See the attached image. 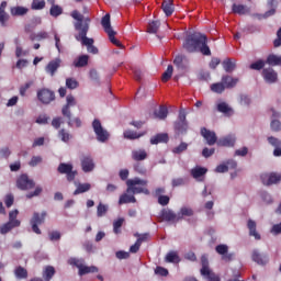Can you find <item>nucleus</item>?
<instances>
[{
  "label": "nucleus",
  "mask_w": 281,
  "mask_h": 281,
  "mask_svg": "<svg viewBox=\"0 0 281 281\" xmlns=\"http://www.w3.org/2000/svg\"><path fill=\"white\" fill-rule=\"evenodd\" d=\"M206 172L207 169L203 167H195L191 169V176L193 177V179H196L198 181H203V177H205Z\"/></svg>",
  "instance_id": "nucleus-21"
},
{
  "label": "nucleus",
  "mask_w": 281,
  "mask_h": 281,
  "mask_svg": "<svg viewBox=\"0 0 281 281\" xmlns=\"http://www.w3.org/2000/svg\"><path fill=\"white\" fill-rule=\"evenodd\" d=\"M34 186H36V183L34 182V180L30 179L27 175H22L16 180V187L20 190H32Z\"/></svg>",
  "instance_id": "nucleus-9"
},
{
  "label": "nucleus",
  "mask_w": 281,
  "mask_h": 281,
  "mask_svg": "<svg viewBox=\"0 0 281 281\" xmlns=\"http://www.w3.org/2000/svg\"><path fill=\"white\" fill-rule=\"evenodd\" d=\"M70 16L75 19L74 25L77 35H75L76 41H80L81 45H85L89 52V54H98V47L93 45V38L87 37V33L89 32V25L91 23V18H85L78 10H74L70 13Z\"/></svg>",
  "instance_id": "nucleus-1"
},
{
  "label": "nucleus",
  "mask_w": 281,
  "mask_h": 281,
  "mask_svg": "<svg viewBox=\"0 0 281 281\" xmlns=\"http://www.w3.org/2000/svg\"><path fill=\"white\" fill-rule=\"evenodd\" d=\"M115 34H117L115 31H111L108 33V36L113 45H116V47H120L121 49H124V45H122V42L117 38H115Z\"/></svg>",
  "instance_id": "nucleus-46"
},
{
  "label": "nucleus",
  "mask_w": 281,
  "mask_h": 281,
  "mask_svg": "<svg viewBox=\"0 0 281 281\" xmlns=\"http://www.w3.org/2000/svg\"><path fill=\"white\" fill-rule=\"evenodd\" d=\"M154 117H157L158 120H166V117H168V108L160 106L159 111L154 112Z\"/></svg>",
  "instance_id": "nucleus-42"
},
{
  "label": "nucleus",
  "mask_w": 281,
  "mask_h": 281,
  "mask_svg": "<svg viewBox=\"0 0 281 281\" xmlns=\"http://www.w3.org/2000/svg\"><path fill=\"white\" fill-rule=\"evenodd\" d=\"M122 225H124V218H119L116 221H114L113 223V231H114V234H120V227H122Z\"/></svg>",
  "instance_id": "nucleus-58"
},
{
  "label": "nucleus",
  "mask_w": 281,
  "mask_h": 281,
  "mask_svg": "<svg viewBox=\"0 0 281 281\" xmlns=\"http://www.w3.org/2000/svg\"><path fill=\"white\" fill-rule=\"evenodd\" d=\"M252 261L256 262L257 265H261L265 266L269 262V258L262 254H260V251L258 250H254L252 251Z\"/></svg>",
  "instance_id": "nucleus-18"
},
{
  "label": "nucleus",
  "mask_w": 281,
  "mask_h": 281,
  "mask_svg": "<svg viewBox=\"0 0 281 281\" xmlns=\"http://www.w3.org/2000/svg\"><path fill=\"white\" fill-rule=\"evenodd\" d=\"M159 27H161V22L151 21L148 23L147 33L148 34H157L159 32Z\"/></svg>",
  "instance_id": "nucleus-33"
},
{
  "label": "nucleus",
  "mask_w": 281,
  "mask_h": 281,
  "mask_svg": "<svg viewBox=\"0 0 281 281\" xmlns=\"http://www.w3.org/2000/svg\"><path fill=\"white\" fill-rule=\"evenodd\" d=\"M90 79L95 82V85H100V74H98V70L91 69L90 70Z\"/></svg>",
  "instance_id": "nucleus-62"
},
{
  "label": "nucleus",
  "mask_w": 281,
  "mask_h": 281,
  "mask_svg": "<svg viewBox=\"0 0 281 281\" xmlns=\"http://www.w3.org/2000/svg\"><path fill=\"white\" fill-rule=\"evenodd\" d=\"M127 194H150V191L145 187L148 186V180L140 178L128 179L126 181Z\"/></svg>",
  "instance_id": "nucleus-3"
},
{
  "label": "nucleus",
  "mask_w": 281,
  "mask_h": 281,
  "mask_svg": "<svg viewBox=\"0 0 281 281\" xmlns=\"http://www.w3.org/2000/svg\"><path fill=\"white\" fill-rule=\"evenodd\" d=\"M179 255L176 251H170L166 256V262H180Z\"/></svg>",
  "instance_id": "nucleus-50"
},
{
  "label": "nucleus",
  "mask_w": 281,
  "mask_h": 281,
  "mask_svg": "<svg viewBox=\"0 0 281 281\" xmlns=\"http://www.w3.org/2000/svg\"><path fill=\"white\" fill-rule=\"evenodd\" d=\"M89 190H91L90 183H79L77 186V189L75 190L74 194L76 196L78 194H83V192H89Z\"/></svg>",
  "instance_id": "nucleus-39"
},
{
  "label": "nucleus",
  "mask_w": 281,
  "mask_h": 281,
  "mask_svg": "<svg viewBox=\"0 0 281 281\" xmlns=\"http://www.w3.org/2000/svg\"><path fill=\"white\" fill-rule=\"evenodd\" d=\"M70 170H74V165L71 164L61 162L57 168L59 175H68Z\"/></svg>",
  "instance_id": "nucleus-36"
},
{
  "label": "nucleus",
  "mask_w": 281,
  "mask_h": 281,
  "mask_svg": "<svg viewBox=\"0 0 281 281\" xmlns=\"http://www.w3.org/2000/svg\"><path fill=\"white\" fill-rule=\"evenodd\" d=\"M262 77L268 85H273L278 82V72L273 68H265L262 70Z\"/></svg>",
  "instance_id": "nucleus-13"
},
{
  "label": "nucleus",
  "mask_w": 281,
  "mask_h": 281,
  "mask_svg": "<svg viewBox=\"0 0 281 281\" xmlns=\"http://www.w3.org/2000/svg\"><path fill=\"white\" fill-rule=\"evenodd\" d=\"M186 63H188V59L183 55H178L173 59V65H176V67H178V69H181V71H183V69H186V67H187Z\"/></svg>",
  "instance_id": "nucleus-29"
},
{
  "label": "nucleus",
  "mask_w": 281,
  "mask_h": 281,
  "mask_svg": "<svg viewBox=\"0 0 281 281\" xmlns=\"http://www.w3.org/2000/svg\"><path fill=\"white\" fill-rule=\"evenodd\" d=\"M124 203H137V199L130 193H124L120 196L119 205H124Z\"/></svg>",
  "instance_id": "nucleus-32"
},
{
  "label": "nucleus",
  "mask_w": 281,
  "mask_h": 281,
  "mask_svg": "<svg viewBox=\"0 0 281 281\" xmlns=\"http://www.w3.org/2000/svg\"><path fill=\"white\" fill-rule=\"evenodd\" d=\"M201 135L206 139V143L209 146H214V144H217V137L216 133L209 131L207 128L201 130Z\"/></svg>",
  "instance_id": "nucleus-15"
},
{
  "label": "nucleus",
  "mask_w": 281,
  "mask_h": 281,
  "mask_svg": "<svg viewBox=\"0 0 281 281\" xmlns=\"http://www.w3.org/2000/svg\"><path fill=\"white\" fill-rule=\"evenodd\" d=\"M215 251L222 256V260L224 262H231V260H234V254H229V246L225 244L217 245L215 247Z\"/></svg>",
  "instance_id": "nucleus-10"
},
{
  "label": "nucleus",
  "mask_w": 281,
  "mask_h": 281,
  "mask_svg": "<svg viewBox=\"0 0 281 281\" xmlns=\"http://www.w3.org/2000/svg\"><path fill=\"white\" fill-rule=\"evenodd\" d=\"M134 236L137 238L136 243H138L140 245H142V243H146V240H148V238H150V234H148V233H145V234L136 233V234H134Z\"/></svg>",
  "instance_id": "nucleus-56"
},
{
  "label": "nucleus",
  "mask_w": 281,
  "mask_h": 281,
  "mask_svg": "<svg viewBox=\"0 0 281 281\" xmlns=\"http://www.w3.org/2000/svg\"><path fill=\"white\" fill-rule=\"evenodd\" d=\"M11 16H25L27 12H30V9L25 7H12L10 9Z\"/></svg>",
  "instance_id": "nucleus-25"
},
{
  "label": "nucleus",
  "mask_w": 281,
  "mask_h": 281,
  "mask_svg": "<svg viewBox=\"0 0 281 281\" xmlns=\"http://www.w3.org/2000/svg\"><path fill=\"white\" fill-rule=\"evenodd\" d=\"M68 262L70 265H74L75 267H77V269H79V271H80L81 267L85 266V261H82L81 259L71 258L68 260Z\"/></svg>",
  "instance_id": "nucleus-63"
},
{
  "label": "nucleus",
  "mask_w": 281,
  "mask_h": 281,
  "mask_svg": "<svg viewBox=\"0 0 281 281\" xmlns=\"http://www.w3.org/2000/svg\"><path fill=\"white\" fill-rule=\"evenodd\" d=\"M236 144V136L235 135H228L225 137H222L217 140V146H226V147H232Z\"/></svg>",
  "instance_id": "nucleus-17"
},
{
  "label": "nucleus",
  "mask_w": 281,
  "mask_h": 281,
  "mask_svg": "<svg viewBox=\"0 0 281 281\" xmlns=\"http://www.w3.org/2000/svg\"><path fill=\"white\" fill-rule=\"evenodd\" d=\"M55 273H56V270L54 269V267L48 266L44 270L43 278L44 280L49 281L52 280V278H54Z\"/></svg>",
  "instance_id": "nucleus-45"
},
{
  "label": "nucleus",
  "mask_w": 281,
  "mask_h": 281,
  "mask_svg": "<svg viewBox=\"0 0 281 281\" xmlns=\"http://www.w3.org/2000/svg\"><path fill=\"white\" fill-rule=\"evenodd\" d=\"M168 142V134H157L150 138V144H161Z\"/></svg>",
  "instance_id": "nucleus-41"
},
{
  "label": "nucleus",
  "mask_w": 281,
  "mask_h": 281,
  "mask_svg": "<svg viewBox=\"0 0 281 281\" xmlns=\"http://www.w3.org/2000/svg\"><path fill=\"white\" fill-rule=\"evenodd\" d=\"M5 8H8V2L2 1L0 4V23L1 25H5V21L10 19V15L5 12Z\"/></svg>",
  "instance_id": "nucleus-26"
},
{
  "label": "nucleus",
  "mask_w": 281,
  "mask_h": 281,
  "mask_svg": "<svg viewBox=\"0 0 281 281\" xmlns=\"http://www.w3.org/2000/svg\"><path fill=\"white\" fill-rule=\"evenodd\" d=\"M43 164V157L41 156H33L29 162V166H31V168H36V166Z\"/></svg>",
  "instance_id": "nucleus-53"
},
{
  "label": "nucleus",
  "mask_w": 281,
  "mask_h": 281,
  "mask_svg": "<svg viewBox=\"0 0 281 281\" xmlns=\"http://www.w3.org/2000/svg\"><path fill=\"white\" fill-rule=\"evenodd\" d=\"M19 216V210L11 211L9 213V223H13L14 225L21 226V221L16 220Z\"/></svg>",
  "instance_id": "nucleus-47"
},
{
  "label": "nucleus",
  "mask_w": 281,
  "mask_h": 281,
  "mask_svg": "<svg viewBox=\"0 0 281 281\" xmlns=\"http://www.w3.org/2000/svg\"><path fill=\"white\" fill-rule=\"evenodd\" d=\"M268 142L271 146H273V148H279L281 146V140L273 136L268 137Z\"/></svg>",
  "instance_id": "nucleus-64"
},
{
  "label": "nucleus",
  "mask_w": 281,
  "mask_h": 281,
  "mask_svg": "<svg viewBox=\"0 0 281 281\" xmlns=\"http://www.w3.org/2000/svg\"><path fill=\"white\" fill-rule=\"evenodd\" d=\"M182 47L189 54L200 52L204 56H212V50H210V46H207V36L201 33L188 35Z\"/></svg>",
  "instance_id": "nucleus-2"
},
{
  "label": "nucleus",
  "mask_w": 281,
  "mask_h": 281,
  "mask_svg": "<svg viewBox=\"0 0 281 281\" xmlns=\"http://www.w3.org/2000/svg\"><path fill=\"white\" fill-rule=\"evenodd\" d=\"M92 128L94 131V134L97 135L98 142H101V144L109 142V137H111V134L109 133V131L103 128L102 122H100V120L95 119L92 122Z\"/></svg>",
  "instance_id": "nucleus-5"
},
{
  "label": "nucleus",
  "mask_w": 281,
  "mask_h": 281,
  "mask_svg": "<svg viewBox=\"0 0 281 281\" xmlns=\"http://www.w3.org/2000/svg\"><path fill=\"white\" fill-rule=\"evenodd\" d=\"M134 170L135 172H137L138 175H146L147 170L146 167H144L142 165V162H136L134 164Z\"/></svg>",
  "instance_id": "nucleus-61"
},
{
  "label": "nucleus",
  "mask_w": 281,
  "mask_h": 281,
  "mask_svg": "<svg viewBox=\"0 0 281 281\" xmlns=\"http://www.w3.org/2000/svg\"><path fill=\"white\" fill-rule=\"evenodd\" d=\"M173 71H175V68L172 67V65H169L167 67V70L162 74V77H161L162 82H168V80H170V78H172Z\"/></svg>",
  "instance_id": "nucleus-48"
},
{
  "label": "nucleus",
  "mask_w": 281,
  "mask_h": 281,
  "mask_svg": "<svg viewBox=\"0 0 281 281\" xmlns=\"http://www.w3.org/2000/svg\"><path fill=\"white\" fill-rule=\"evenodd\" d=\"M270 126H271V131H274L276 133H278L281 130V122L278 119H272Z\"/></svg>",
  "instance_id": "nucleus-60"
},
{
  "label": "nucleus",
  "mask_w": 281,
  "mask_h": 281,
  "mask_svg": "<svg viewBox=\"0 0 281 281\" xmlns=\"http://www.w3.org/2000/svg\"><path fill=\"white\" fill-rule=\"evenodd\" d=\"M108 212H109V205L100 202L99 205L97 206V216L101 218V216H106Z\"/></svg>",
  "instance_id": "nucleus-44"
},
{
  "label": "nucleus",
  "mask_w": 281,
  "mask_h": 281,
  "mask_svg": "<svg viewBox=\"0 0 281 281\" xmlns=\"http://www.w3.org/2000/svg\"><path fill=\"white\" fill-rule=\"evenodd\" d=\"M66 87L67 89H78L79 87L78 80H76L75 78H67Z\"/></svg>",
  "instance_id": "nucleus-55"
},
{
  "label": "nucleus",
  "mask_w": 281,
  "mask_h": 281,
  "mask_svg": "<svg viewBox=\"0 0 281 281\" xmlns=\"http://www.w3.org/2000/svg\"><path fill=\"white\" fill-rule=\"evenodd\" d=\"M162 11L165 12L166 16H171L172 12H175V5L172 4V0H164Z\"/></svg>",
  "instance_id": "nucleus-27"
},
{
  "label": "nucleus",
  "mask_w": 281,
  "mask_h": 281,
  "mask_svg": "<svg viewBox=\"0 0 281 281\" xmlns=\"http://www.w3.org/2000/svg\"><path fill=\"white\" fill-rule=\"evenodd\" d=\"M45 216H47V212H42L40 215L38 213H34L33 217L31 220L32 229L35 234H41V228H38V225H43L45 223Z\"/></svg>",
  "instance_id": "nucleus-8"
},
{
  "label": "nucleus",
  "mask_w": 281,
  "mask_h": 281,
  "mask_svg": "<svg viewBox=\"0 0 281 281\" xmlns=\"http://www.w3.org/2000/svg\"><path fill=\"white\" fill-rule=\"evenodd\" d=\"M89 65V55H81L77 59L74 60V67H87Z\"/></svg>",
  "instance_id": "nucleus-28"
},
{
  "label": "nucleus",
  "mask_w": 281,
  "mask_h": 281,
  "mask_svg": "<svg viewBox=\"0 0 281 281\" xmlns=\"http://www.w3.org/2000/svg\"><path fill=\"white\" fill-rule=\"evenodd\" d=\"M266 63L272 67H277L278 65H281V56L271 54L267 57Z\"/></svg>",
  "instance_id": "nucleus-37"
},
{
  "label": "nucleus",
  "mask_w": 281,
  "mask_h": 281,
  "mask_svg": "<svg viewBox=\"0 0 281 281\" xmlns=\"http://www.w3.org/2000/svg\"><path fill=\"white\" fill-rule=\"evenodd\" d=\"M81 168L83 172H92L93 168H95V164H93V158L89 155L81 157Z\"/></svg>",
  "instance_id": "nucleus-14"
},
{
  "label": "nucleus",
  "mask_w": 281,
  "mask_h": 281,
  "mask_svg": "<svg viewBox=\"0 0 281 281\" xmlns=\"http://www.w3.org/2000/svg\"><path fill=\"white\" fill-rule=\"evenodd\" d=\"M222 65L227 74H232L236 69V60H232L231 58L225 59Z\"/></svg>",
  "instance_id": "nucleus-31"
},
{
  "label": "nucleus",
  "mask_w": 281,
  "mask_h": 281,
  "mask_svg": "<svg viewBox=\"0 0 281 281\" xmlns=\"http://www.w3.org/2000/svg\"><path fill=\"white\" fill-rule=\"evenodd\" d=\"M59 67H60V59L56 58L49 61L45 69L47 74H49L50 76H54L56 71H58Z\"/></svg>",
  "instance_id": "nucleus-22"
},
{
  "label": "nucleus",
  "mask_w": 281,
  "mask_h": 281,
  "mask_svg": "<svg viewBox=\"0 0 281 281\" xmlns=\"http://www.w3.org/2000/svg\"><path fill=\"white\" fill-rule=\"evenodd\" d=\"M222 83L226 89H234V87L238 85V78H234L229 75H225L222 77Z\"/></svg>",
  "instance_id": "nucleus-20"
},
{
  "label": "nucleus",
  "mask_w": 281,
  "mask_h": 281,
  "mask_svg": "<svg viewBox=\"0 0 281 281\" xmlns=\"http://www.w3.org/2000/svg\"><path fill=\"white\" fill-rule=\"evenodd\" d=\"M14 276L18 278V280H25L27 279V270L21 266L15 268Z\"/></svg>",
  "instance_id": "nucleus-38"
},
{
  "label": "nucleus",
  "mask_w": 281,
  "mask_h": 281,
  "mask_svg": "<svg viewBox=\"0 0 281 281\" xmlns=\"http://www.w3.org/2000/svg\"><path fill=\"white\" fill-rule=\"evenodd\" d=\"M247 227L249 229V236H254V238L256 240H260L261 237H260L258 231H256V222H254L252 220H249Z\"/></svg>",
  "instance_id": "nucleus-30"
},
{
  "label": "nucleus",
  "mask_w": 281,
  "mask_h": 281,
  "mask_svg": "<svg viewBox=\"0 0 281 281\" xmlns=\"http://www.w3.org/2000/svg\"><path fill=\"white\" fill-rule=\"evenodd\" d=\"M14 227H19V225L13 224L12 222L2 224L0 226V234H2L4 236V234L12 232V229H14Z\"/></svg>",
  "instance_id": "nucleus-40"
},
{
  "label": "nucleus",
  "mask_w": 281,
  "mask_h": 281,
  "mask_svg": "<svg viewBox=\"0 0 281 281\" xmlns=\"http://www.w3.org/2000/svg\"><path fill=\"white\" fill-rule=\"evenodd\" d=\"M190 216H194V210L190 206H182L178 212V221H183V218Z\"/></svg>",
  "instance_id": "nucleus-23"
},
{
  "label": "nucleus",
  "mask_w": 281,
  "mask_h": 281,
  "mask_svg": "<svg viewBox=\"0 0 281 281\" xmlns=\"http://www.w3.org/2000/svg\"><path fill=\"white\" fill-rule=\"evenodd\" d=\"M232 10L234 12V14H247V12H249V8H247V5L245 4H236L234 3L232 7Z\"/></svg>",
  "instance_id": "nucleus-34"
},
{
  "label": "nucleus",
  "mask_w": 281,
  "mask_h": 281,
  "mask_svg": "<svg viewBox=\"0 0 281 281\" xmlns=\"http://www.w3.org/2000/svg\"><path fill=\"white\" fill-rule=\"evenodd\" d=\"M58 136L60 137L61 142H69L71 139V134L69 132H66L65 130H60L58 133Z\"/></svg>",
  "instance_id": "nucleus-59"
},
{
  "label": "nucleus",
  "mask_w": 281,
  "mask_h": 281,
  "mask_svg": "<svg viewBox=\"0 0 281 281\" xmlns=\"http://www.w3.org/2000/svg\"><path fill=\"white\" fill-rule=\"evenodd\" d=\"M49 14L50 16H60V14H63V8H60L58 4H52Z\"/></svg>",
  "instance_id": "nucleus-51"
},
{
  "label": "nucleus",
  "mask_w": 281,
  "mask_h": 281,
  "mask_svg": "<svg viewBox=\"0 0 281 281\" xmlns=\"http://www.w3.org/2000/svg\"><path fill=\"white\" fill-rule=\"evenodd\" d=\"M31 8L32 10H43L45 8V0H33Z\"/></svg>",
  "instance_id": "nucleus-54"
},
{
  "label": "nucleus",
  "mask_w": 281,
  "mask_h": 281,
  "mask_svg": "<svg viewBox=\"0 0 281 281\" xmlns=\"http://www.w3.org/2000/svg\"><path fill=\"white\" fill-rule=\"evenodd\" d=\"M216 110L218 111V113H223L227 117L234 115V109H232L229 104L225 102L217 103Z\"/></svg>",
  "instance_id": "nucleus-19"
},
{
  "label": "nucleus",
  "mask_w": 281,
  "mask_h": 281,
  "mask_svg": "<svg viewBox=\"0 0 281 281\" xmlns=\"http://www.w3.org/2000/svg\"><path fill=\"white\" fill-rule=\"evenodd\" d=\"M265 68V60L259 59L250 65V69H254L255 71H260V69Z\"/></svg>",
  "instance_id": "nucleus-57"
},
{
  "label": "nucleus",
  "mask_w": 281,
  "mask_h": 281,
  "mask_svg": "<svg viewBox=\"0 0 281 281\" xmlns=\"http://www.w3.org/2000/svg\"><path fill=\"white\" fill-rule=\"evenodd\" d=\"M161 221H166L167 223H179L178 213L169 209H164L160 213Z\"/></svg>",
  "instance_id": "nucleus-11"
},
{
  "label": "nucleus",
  "mask_w": 281,
  "mask_h": 281,
  "mask_svg": "<svg viewBox=\"0 0 281 281\" xmlns=\"http://www.w3.org/2000/svg\"><path fill=\"white\" fill-rule=\"evenodd\" d=\"M132 159L134 161H145V159H148V151L146 149H134L132 150Z\"/></svg>",
  "instance_id": "nucleus-16"
},
{
  "label": "nucleus",
  "mask_w": 281,
  "mask_h": 281,
  "mask_svg": "<svg viewBox=\"0 0 281 281\" xmlns=\"http://www.w3.org/2000/svg\"><path fill=\"white\" fill-rule=\"evenodd\" d=\"M37 99L42 104H50L56 99V95L54 94V91L44 88L37 91Z\"/></svg>",
  "instance_id": "nucleus-7"
},
{
  "label": "nucleus",
  "mask_w": 281,
  "mask_h": 281,
  "mask_svg": "<svg viewBox=\"0 0 281 281\" xmlns=\"http://www.w3.org/2000/svg\"><path fill=\"white\" fill-rule=\"evenodd\" d=\"M201 265L202 268L200 270V273L203 278H205L207 281H221V277L214 273V271H212V269L210 268V259L207 258V255H203L201 257Z\"/></svg>",
  "instance_id": "nucleus-4"
},
{
  "label": "nucleus",
  "mask_w": 281,
  "mask_h": 281,
  "mask_svg": "<svg viewBox=\"0 0 281 281\" xmlns=\"http://www.w3.org/2000/svg\"><path fill=\"white\" fill-rule=\"evenodd\" d=\"M211 91L214 93H223L225 91V85L222 82L211 85Z\"/></svg>",
  "instance_id": "nucleus-49"
},
{
  "label": "nucleus",
  "mask_w": 281,
  "mask_h": 281,
  "mask_svg": "<svg viewBox=\"0 0 281 281\" xmlns=\"http://www.w3.org/2000/svg\"><path fill=\"white\" fill-rule=\"evenodd\" d=\"M261 181L263 186H273L276 183H280L281 176L278 173H262Z\"/></svg>",
  "instance_id": "nucleus-12"
},
{
  "label": "nucleus",
  "mask_w": 281,
  "mask_h": 281,
  "mask_svg": "<svg viewBox=\"0 0 281 281\" xmlns=\"http://www.w3.org/2000/svg\"><path fill=\"white\" fill-rule=\"evenodd\" d=\"M87 273H98V267L95 266H82L79 270V276H87Z\"/></svg>",
  "instance_id": "nucleus-43"
},
{
  "label": "nucleus",
  "mask_w": 281,
  "mask_h": 281,
  "mask_svg": "<svg viewBox=\"0 0 281 281\" xmlns=\"http://www.w3.org/2000/svg\"><path fill=\"white\" fill-rule=\"evenodd\" d=\"M101 25L104 29V32L106 34L114 32L113 26H111V14L106 13L102 20H101Z\"/></svg>",
  "instance_id": "nucleus-24"
},
{
  "label": "nucleus",
  "mask_w": 281,
  "mask_h": 281,
  "mask_svg": "<svg viewBox=\"0 0 281 281\" xmlns=\"http://www.w3.org/2000/svg\"><path fill=\"white\" fill-rule=\"evenodd\" d=\"M144 134H137L136 132L133 131H125L124 132V137L125 139H139Z\"/></svg>",
  "instance_id": "nucleus-52"
},
{
  "label": "nucleus",
  "mask_w": 281,
  "mask_h": 281,
  "mask_svg": "<svg viewBox=\"0 0 281 281\" xmlns=\"http://www.w3.org/2000/svg\"><path fill=\"white\" fill-rule=\"evenodd\" d=\"M175 131L178 135H183L188 131V122H176Z\"/></svg>",
  "instance_id": "nucleus-35"
},
{
  "label": "nucleus",
  "mask_w": 281,
  "mask_h": 281,
  "mask_svg": "<svg viewBox=\"0 0 281 281\" xmlns=\"http://www.w3.org/2000/svg\"><path fill=\"white\" fill-rule=\"evenodd\" d=\"M77 102H76V97L72 94H68L66 97V104L63 106L61 109V115H64V117H67L68 120V126H74V123H71V106H76Z\"/></svg>",
  "instance_id": "nucleus-6"
}]
</instances>
